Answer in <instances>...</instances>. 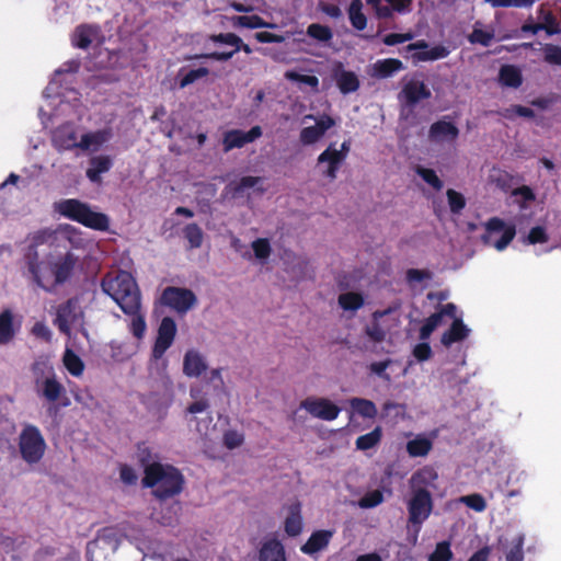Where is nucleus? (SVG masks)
<instances>
[{
  "mask_svg": "<svg viewBox=\"0 0 561 561\" xmlns=\"http://www.w3.org/2000/svg\"><path fill=\"white\" fill-rule=\"evenodd\" d=\"M318 165L327 163V169L322 172L330 180H335L341 164L344 162L343 154L337 152L334 145L331 144L317 159Z\"/></svg>",
  "mask_w": 561,
  "mask_h": 561,
  "instance_id": "nucleus-16",
  "label": "nucleus"
},
{
  "mask_svg": "<svg viewBox=\"0 0 561 561\" xmlns=\"http://www.w3.org/2000/svg\"><path fill=\"white\" fill-rule=\"evenodd\" d=\"M300 408L323 421H333L341 412V409L327 398H307L300 402Z\"/></svg>",
  "mask_w": 561,
  "mask_h": 561,
  "instance_id": "nucleus-11",
  "label": "nucleus"
},
{
  "mask_svg": "<svg viewBox=\"0 0 561 561\" xmlns=\"http://www.w3.org/2000/svg\"><path fill=\"white\" fill-rule=\"evenodd\" d=\"M82 316L83 312L80 310L79 300L73 297L58 306L54 322L61 333L70 335V325L75 324Z\"/></svg>",
  "mask_w": 561,
  "mask_h": 561,
  "instance_id": "nucleus-9",
  "label": "nucleus"
},
{
  "mask_svg": "<svg viewBox=\"0 0 561 561\" xmlns=\"http://www.w3.org/2000/svg\"><path fill=\"white\" fill-rule=\"evenodd\" d=\"M160 302L180 314H185L196 305L197 298L188 288L168 286L161 294Z\"/></svg>",
  "mask_w": 561,
  "mask_h": 561,
  "instance_id": "nucleus-8",
  "label": "nucleus"
},
{
  "mask_svg": "<svg viewBox=\"0 0 561 561\" xmlns=\"http://www.w3.org/2000/svg\"><path fill=\"white\" fill-rule=\"evenodd\" d=\"M254 255L259 260H266L272 252L270 241L265 238H259L252 242Z\"/></svg>",
  "mask_w": 561,
  "mask_h": 561,
  "instance_id": "nucleus-51",
  "label": "nucleus"
},
{
  "mask_svg": "<svg viewBox=\"0 0 561 561\" xmlns=\"http://www.w3.org/2000/svg\"><path fill=\"white\" fill-rule=\"evenodd\" d=\"M56 210L65 218L93 230L107 231L110 228V218L106 214L94 211L89 204L76 198L59 202Z\"/></svg>",
  "mask_w": 561,
  "mask_h": 561,
  "instance_id": "nucleus-5",
  "label": "nucleus"
},
{
  "mask_svg": "<svg viewBox=\"0 0 561 561\" xmlns=\"http://www.w3.org/2000/svg\"><path fill=\"white\" fill-rule=\"evenodd\" d=\"M128 316L131 317V321L129 324V330H130L131 334L136 339H142L145 335L147 325H146L145 316L142 314L141 310L137 311V313L128 314Z\"/></svg>",
  "mask_w": 561,
  "mask_h": 561,
  "instance_id": "nucleus-47",
  "label": "nucleus"
},
{
  "mask_svg": "<svg viewBox=\"0 0 561 561\" xmlns=\"http://www.w3.org/2000/svg\"><path fill=\"white\" fill-rule=\"evenodd\" d=\"M106 133L103 130L87 133L81 136L80 141L77 140V148L89 150L92 145L100 146L106 141Z\"/></svg>",
  "mask_w": 561,
  "mask_h": 561,
  "instance_id": "nucleus-44",
  "label": "nucleus"
},
{
  "mask_svg": "<svg viewBox=\"0 0 561 561\" xmlns=\"http://www.w3.org/2000/svg\"><path fill=\"white\" fill-rule=\"evenodd\" d=\"M288 516L285 519L284 529L290 537L300 535L302 530L301 505L299 502L294 503L288 508Z\"/></svg>",
  "mask_w": 561,
  "mask_h": 561,
  "instance_id": "nucleus-23",
  "label": "nucleus"
},
{
  "mask_svg": "<svg viewBox=\"0 0 561 561\" xmlns=\"http://www.w3.org/2000/svg\"><path fill=\"white\" fill-rule=\"evenodd\" d=\"M548 240L549 236L546 229L541 226L531 228L527 236V242L529 244L546 243Z\"/></svg>",
  "mask_w": 561,
  "mask_h": 561,
  "instance_id": "nucleus-57",
  "label": "nucleus"
},
{
  "mask_svg": "<svg viewBox=\"0 0 561 561\" xmlns=\"http://www.w3.org/2000/svg\"><path fill=\"white\" fill-rule=\"evenodd\" d=\"M446 196L450 211L453 214H460V211L466 207L465 196L453 188L447 190Z\"/></svg>",
  "mask_w": 561,
  "mask_h": 561,
  "instance_id": "nucleus-46",
  "label": "nucleus"
},
{
  "mask_svg": "<svg viewBox=\"0 0 561 561\" xmlns=\"http://www.w3.org/2000/svg\"><path fill=\"white\" fill-rule=\"evenodd\" d=\"M408 51H414L412 55L415 61H430L446 58L449 55V49L444 45H436L428 48V43L424 39L411 43L407 46Z\"/></svg>",
  "mask_w": 561,
  "mask_h": 561,
  "instance_id": "nucleus-14",
  "label": "nucleus"
},
{
  "mask_svg": "<svg viewBox=\"0 0 561 561\" xmlns=\"http://www.w3.org/2000/svg\"><path fill=\"white\" fill-rule=\"evenodd\" d=\"M183 233L184 238L188 241L191 249H197L202 245L204 233L197 224L192 222L186 225Z\"/></svg>",
  "mask_w": 561,
  "mask_h": 561,
  "instance_id": "nucleus-43",
  "label": "nucleus"
},
{
  "mask_svg": "<svg viewBox=\"0 0 561 561\" xmlns=\"http://www.w3.org/2000/svg\"><path fill=\"white\" fill-rule=\"evenodd\" d=\"M209 75V69L199 67L196 69L181 68L178 73V84L180 89H184L199 79L206 78Z\"/></svg>",
  "mask_w": 561,
  "mask_h": 561,
  "instance_id": "nucleus-26",
  "label": "nucleus"
},
{
  "mask_svg": "<svg viewBox=\"0 0 561 561\" xmlns=\"http://www.w3.org/2000/svg\"><path fill=\"white\" fill-rule=\"evenodd\" d=\"M286 78L293 81H297L311 87L312 89H317L319 85V79L316 76L310 75H301L295 71L286 72Z\"/></svg>",
  "mask_w": 561,
  "mask_h": 561,
  "instance_id": "nucleus-56",
  "label": "nucleus"
},
{
  "mask_svg": "<svg viewBox=\"0 0 561 561\" xmlns=\"http://www.w3.org/2000/svg\"><path fill=\"white\" fill-rule=\"evenodd\" d=\"M402 68V61L396 58L378 60L375 64V72L376 76L379 78H388L392 76L394 72L401 70Z\"/></svg>",
  "mask_w": 561,
  "mask_h": 561,
  "instance_id": "nucleus-36",
  "label": "nucleus"
},
{
  "mask_svg": "<svg viewBox=\"0 0 561 561\" xmlns=\"http://www.w3.org/2000/svg\"><path fill=\"white\" fill-rule=\"evenodd\" d=\"M64 392V386L55 377L46 378L43 381L42 394L46 400L55 402Z\"/></svg>",
  "mask_w": 561,
  "mask_h": 561,
  "instance_id": "nucleus-38",
  "label": "nucleus"
},
{
  "mask_svg": "<svg viewBox=\"0 0 561 561\" xmlns=\"http://www.w3.org/2000/svg\"><path fill=\"white\" fill-rule=\"evenodd\" d=\"M437 472L431 467H424L415 471L410 478L411 497L407 502L408 529L413 530L410 541L416 543L423 523L433 511V497L428 486H435Z\"/></svg>",
  "mask_w": 561,
  "mask_h": 561,
  "instance_id": "nucleus-2",
  "label": "nucleus"
},
{
  "mask_svg": "<svg viewBox=\"0 0 561 561\" xmlns=\"http://www.w3.org/2000/svg\"><path fill=\"white\" fill-rule=\"evenodd\" d=\"M322 137L321 133L314 126L304 127L299 138L302 145H312Z\"/></svg>",
  "mask_w": 561,
  "mask_h": 561,
  "instance_id": "nucleus-55",
  "label": "nucleus"
},
{
  "mask_svg": "<svg viewBox=\"0 0 561 561\" xmlns=\"http://www.w3.org/2000/svg\"><path fill=\"white\" fill-rule=\"evenodd\" d=\"M348 402L351 408L360 416L366 419H375L377 416V407L371 400L352 398Z\"/></svg>",
  "mask_w": 561,
  "mask_h": 561,
  "instance_id": "nucleus-30",
  "label": "nucleus"
},
{
  "mask_svg": "<svg viewBox=\"0 0 561 561\" xmlns=\"http://www.w3.org/2000/svg\"><path fill=\"white\" fill-rule=\"evenodd\" d=\"M391 359L387 358L381 362H373L368 368L373 374H376L385 380H390V375L386 373V369L391 365Z\"/></svg>",
  "mask_w": 561,
  "mask_h": 561,
  "instance_id": "nucleus-60",
  "label": "nucleus"
},
{
  "mask_svg": "<svg viewBox=\"0 0 561 561\" xmlns=\"http://www.w3.org/2000/svg\"><path fill=\"white\" fill-rule=\"evenodd\" d=\"M417 173L433 188L439 191L443 187V181L437 176L433 169L420 168Z\"/></svg>",
  "mask_w": 561,
  "mask_h": 561,
  "instance_id": "nucleus-52",
  "label": "nucleus"
},
{
  "mask_svg": "<svg viewBox=\"0 0 561 561\" xmlns=\"http://www.w3.org/2000/svg\"><path fill=\"white\" fill-rule=\"evenodd\" d=\"M382 438V428L376 426L371 432L356 438L355 445L358 450H368L376 447Z\"/></svg>",
  "mask_w": 561,
  "mask_h": 561,
  "instance_id": "nucleus-35",
  "label": "nucleus"
},
{
  "mask_svg": "<svg viewBox=\"0 0 561 561\" xmlns=\"http://www.w3.org/2000/svg\"><path fill=\"white\" fill-rule=\"evenodd\" d=\"M137 460L144 471L146 470V467L151 466L153 462H160L159 455L153 454L151 448L145 442L137 444Z\"/></svg>",
  "mask_w": 561,
  "mask_h": 561,
  "instance_id": "nucleus-41",
  "label": "nucleus"
},
{
  "mask_svg": "<svg viewBox=\"0 0 561 561\" xmlns=\"http://www.w3.org/2000/svg\"><path fill=\"white\" fill-rule=\"evenodd\" d=\"M432 354H433L432 348H431L430 344L425 341L416 344L413 348V356L419 362H425V360L430 359L432 357Z\"/></svg>",
  "mask_w": 561,
  "mask_h": 561,
  "instance_id": "nucleus-63",
  "label": "nucleus"
},
{
  "mask_svg": "<svg viewBox=\"0 0 561 561\" xmlns=\"http://www.w3.org/2000/svg\"><path fill=\"white\" fill-rule=\"evenodd\" d=\"M493 8H527L531 7L535 0H484Z\"/></svg>",
  "mask_w": 561,
  "mask_h": 561,
  "instance_id": "nucleus-53",
  "label": "nucleus"
},
{
  "mask_svg": "<svg viewBox=\"0 0 561 561\" xmlns=\"http://www.w3.org/2000/svg\"><path fill=\"white\" fill-rule=\"evenodd\" d=\"M113 161L108 156H95L90 159V168L87 170V178L98 183L101 181V174L110 171Z\"/></svg>",
  "mask_w": 561,
  "mask_h": 561,
  "instance_id": "nucleus-25",
  "label": "nucleus"
},
{
  "mask_svg": "<svg viewBox=\"0 0 561 561\" xmlns=\"http://www.w3.org/2000/svg\"><path fill=\"white\" fill-rule=\"evenodd\" d=\"M458 136V127L454 123L446 122L445 119H439L433 123L428 130V138L435 142L443 140L454 141Z\"/></svg>",
  "mask_w": 561,
  "mask_h": 561,
  "instance_id": "nucleus-17",
  "label": "nucleus"
},
{
  "mask_svg": "<svg viewBox=\"0 0 561 561\" xmlns=\"http://www.w3.org/2000/svg\"><path fill=\"white\" fill-rule=\"evenodd\" d=\"M499 82L503 87L518 89L523 84L520 69L514 65H503L499 71Z\"/></svg>",
  "mask_w": 561,
  "mask_h": 561,
  "instance_id": "nucleus-24",
  "label": "nucleus"
},
{
  "mask_svg": "<svg viewBox=\"0 0 561 561\" xmlns=\"http://www.w3.org/2000/svg\"><path fill=\"white\" fill-rule=\"evenodd\" d=\"M470 330L461 319L455 318L450 328L442 335L440 342L444 346L449 347L456 342L463 341L468 337Z\"/></svg>",
  "mask_w": 561,
  "mask_h": 561,
  "instance_id": "nucleus-21",
  "label": "nucleus"
},
{
  "mask_svg": "<svg viewBox=\"0 0 561 561\" xmlns=\"http://www.w3.org/2000/svg\"><path fill=\"white\" fill-rule=\"evenodd\" d=\"M14 334L13 313L5 309L0 313V345L9 343Z\"/></svg>",
  "mask_w": 561,
  "mask_h": 561,
  "instance_id": "nucleus-29",
  "label": "nucleus"
},
{
  "mask_svg": "<svg viewBox=\"0 0 561 561\" xmlns=\"http://www.w3.org/2000/svg\"><path fill=\"white\" fill-rule=\"evenodd\" d=\"M348 18L352 26L357 31H363L367 26V18L363 13V3L360 0H352L348 7Z\"/></svg>",
  "mask_w": 561,
  "mask_h": 561,
  "instance_id": "nucleus-32",
  "label": "nucleus"
},
{
  "mask_svg": "<svg viewBox=\"0 0 561 561\" xmlns=\"http://www.w3.org/2000/svg\"><path fill=\"white\" fill-rule=\"evenodd\" d=\"M442 323L440 314L433 313L424 322L420 329L419 337L421 341L430 339L433 331Z\"/></svg>",
  "mask_w": 561,
  "mask_h": 561,
  "instance_id": "nucleus-48",
  "label": "nucleus"
},
{
  "mask_svg": "<svg viewBox=\"0 0 561 561\" xmlns=\"http://www.w3.org/2000/svg\"><path fill=\"white\" fill-rule=\"evenodd\" d=\"M257 561H286L282 542L275 538L264 541L259 550Z\"/></svg>",
  "mask_w": 561,
  "mask_h": 561,
  "instance_id": "nucleus-19",
  "label": "nucleus"
},
{
  "mask_svg": "<svg viewBox=\"0 0 561 561\" xmlns=\"http://www.w3.org/2000/svg\"><path fill=\"white\" fill-rule=\"evenodd\" d=\"M513 115H517L525 118H534L535 112L526 106L523 105H512L510 108L506 110L505 117L512 118Z\"/></svg>",
  "mask_w": 561,
  "mask_h": 561,
  "instance_id": "nucleus-64",
  "label": "nucleus"
},
{
  "mask_svg": "<svg viewBox=\"0 0 561 561\" xmlns=\"http://www.w3.org/2000/svg\"><path fill=\"white\" fill-rule=\"evenodd\" d=\"M524 543L525 536L523 534L517 535L512 540V546L505 551L506 561H524Z\"/></svg>",
  "mask_w": 561,
  "mask_h": 561,
  "instance_id": "nucleus-42",
  "label": "nucleus"
},
{
  "mask_svg": "<svg viewBox=\"0 0 561 561\" xmlns=\"http://www.w3.org/2000/svg\"><path fill=\"white\" fill-rule=\"evenodd\" d=\"M432 448V440L422 436H417L407 443V453L410 457H425Z\"/></svg>",
  "mask_w": 561,
  "mask_h": 561,
  "instance_id": "nucleus-28",
  "label": "nucleus"
},
{
  "mask_svg": "<svg viewBox=\"0 0 561 561\" xmlns=\"http://www.w3.org/2000/svg\"><path fill=\"white\" fill-rule=\"evenodd\" d=\"M543 60L549 65L561 66V46L545 44L542 47Z\"/></svg>",
  "mask_w": 561,
  "mask_h": 561,
  "instance_id": "nucleus-49",
  "label": "nucleus"
},
{
  "mask_svg": "<svg viewBox=\"0 0 561 561\" xmlns=\"http://www.w3.org/2000/svg\"><path fill=\"white\" fill-rule=\"evenodd\" d=\"M25 264L33 283L45 291L51 293L75 277L80 259L71 250H67L50 252L41 261L37 250L31 249L25 254Z\"/></svg>",
  "mask_w": 561,
  "mask_h": 561,
  "instance_id": "nucleus-1",
  "label": "nucleus"
},
{
  "mask_svg": "<svg viewBox=\"0 0 561 561\" xmlns=\"http://www.w3.org/2000/svg\"><path fill=\"white\" fill-rule=\"evenodd\" d=\"M460 502L466 504L469 508L479 513L483 512L486 508V502L484 497L479 493L465 495L460 499Z\"/></svg>",
  "mask_w": 561,
  "mask_h": 561,
  "instance_id": "nucleus-50",
  "label": "nucleus"
},
{
  "mask_svg": "<svg viewBox=\"0 0 561 561\" xmlns=\"http://www.w3.org/2000/svg\"><path fill=\"white\" fill-rule=\"evenodd\" d=\"M141 484L152 489V495L159 501H165L181 494L184 490L185 478L182 471L171 463L153 462L146 467Z\"/></svg>",
  "mask_w": 561,
  "mask_h": 561,
  "instance_id": "nucleus-3",
  "label": "nucleus"
},
{
  "mask_svg": "<svg viewBox=\"0 0 561 561\" xmlns=\"http://www.w3.org/2000/svg\"><path fill=\"white\" fill-rule=\"evenodd\" d=\"M19 450L22 459L28 465L42 460L46 450V442L37 426L26 424L19 435Z\"/></svg>",
  "mask_w": 561,
  "mask_h": 561,
  "instance_id": "nucleus-6",
  "label": "nucleus"
},
{
  "mask_svg": "<svg viewBox=\"0 0 561 561\" xmlns=\"http://www.w3.org/2000/svg\"><path fill=\"white\" fill-rule=\"evenodd\" d=\"M412 38H413V35L411 33H390V34H387L382 38V42L387 46H393L397 44H402V43L409 42Z\"/></svg>",
  "mask_w": 561,
  "mask_h": 561,
  "instance_id": "nucleus-62",
  "label": "nucleus"
},
{
  "mask_svg": "<svg viewBox=\"0 0 561 561\" xmlns=\"http://www.w3.org/2000/svg\"><path fill=\"white\" fill-rule=\"evenodd\" d=\"M489 182L499 190L507 192L513 186L514 176L505 170L493 168L489 174Z\"/></svg>",
  "mask_w": 561,
  "mask_h": 561,
  "instance_id": "nucleus-31",
  "label": "nucleus"
},
{
  "mask_svg": "<svg viewBox=\"0 0 561 561\" xmlns=\"http://www.w3.org/2000/svg\"><path fill=\"white\" fill-rule=\"evenodd\" d=\"M243 435L237 431L229 430L224 434V444L228 449H234L243 444Z\"/></svg>",
  "mask_w": 561,
  "mask_h": 561,
  "instance_id": "nucleus-58",
  "label": "nucleus"
},
{
  "mask_svg": "<svg viewBox=\"0 0 561 561\" xmlns=\"http://www.w3.org/2000/svg\"><path fill=\"white\" fill-rule=\"evenodd\" d=\"M176 335V323L171 317H164L158 328L157 339L153 344L152 355L159 359L173 344Z\"/></svg>",
  "mask_w": 561,
  "mask_h": 561,
  "instance_id": "nucleus-12",
  "label": "nucleus"
},
{
  "mask_svg": "<svg viewBox=\"0 0 561 561\" xmlns=\"http://www.w3.org/2000/svg\"><path fill=\"white\" fill-rule=\"evenodd\" d=\"M93 28L90 25H79L72 35V45L80 49H87L92 43Z\"/></svg>",
  "mask_w": 561,
  "mask_h": 561,
  "instance_id": "nucleus-37",
  "label": "nucleus"
},
{
  "mask_svg": "<svg viewBox=\"0 0 561 561\" xmlns=\"http://www.w3.org/2000/svg\"><path fill=\"white\" fill-rule=\"evenodd\" d=\"M306 34L321 43H329L333 38V32L331 27L320 23H311L308 25Z\"/></svg>",
  "mask_w": 561,
  "mask_h": 561,
  "instance_id": "nucleus-40",
  "label": "nucleus"
},
{
  "mask_svg": "<svg viewBox=\"0 0 561 561\" xmlns=\"http://www.w3.org/2000/svg\"><path fill=\"white\" fill-rule=\"evenodd\" d=\"M365 333L371 341L377 343L382 342L386 337V332L376 320L366 327Z\"/></svg>",
  "mask_w": 561,
  "mask_h": 561,
  "instance_id": "nucleus-61",
  "label": "nucleus"
},
{
  "mask_svg": "<svg viewBox=\"0 0 561 561\" xmlns=\"http://www.w3.org/2000/svg\"><path fill=\"white\" fill-rule=\"evenodd\" d=\"M454 554L448 541H440L430 554L428 561H450Z\"/></svg>",
  "mask_w": 561,
  "mask_h": 561,
  "instance_id": "nucleus-45",
  "label": "nucleus"
},
{
  "mask_svg": "<svg viewBox=\"0 0 561 561\" xmlns=\"http://www.w3.org/2000/svg\"><path fill=\"white\" fill-rule=\"evenodd\" d=\"M262 136L261 126H253L249 131L241 129H230L224 134V151L228 152L236 148H242L247 144L253 142Z\"/></svg>",
  "mask_w": 561,
  "mask_h": 561,
  "instance_id": "nucleus-13",
  "label": "nucleus"
},
{
  "mask_svg": "<svg viewBox=\"0 0 561 561\" xmlns=\"http://www.w3.org/2000/svg\"><path fill=\"white\" fill-rule=\"evenodd\" d=\"M468 39L472 44L479 43L483 46H489L493 39V34L481 28H474L468 36Z\"/></svg>",
  "mask_w": 561,
  "mask_h": 561,
  "instance_id": "nucleus-59",
  "label": "nucleus"
},
{
  "mask_svg": "<svg viewBox=\"0 0 561 561\" xmlns=\"http://www.w3.org/2000/svg\"><path fill=\"white\" fill-rule=\"evenodd\" d=\"M234 26L245 28H261V27H274L275 24L267 23L263 18L257 14L252 15H237L232 18Z\"/></svg>",
  "mask_w": 561,
  "mask_h": 561,
  "instance_id": "nucleus-34",
  "label": "nucleus"
},
{
  "mask_svg": "<svg viewBox=\"0 0 561 561\" xmlns=\"http://www.w3.org/2000/svg\"><path fill=\"white\" fill-rule=\"evenodd\" d=\"M339 306L345 311H357L364 304V296L360 293L347 291L337 298Z\"/></svg>",
  "mask_w": 561,
  "mask_h": 561,
  "instance_id": "nucleus-33",
  "label": "nucleus"
},
{
  "mask_svg": "<svg viewBox=\"0 0 561 561\" xmlns=\"http://www.w3.org/2000/svg\"><path fill=\"white\" fill-rule=\"evenodd\" d=\"M383 495L379 490L368 492L359 500V506L363 508H371L381 504Z\"/></svg>",
  "mask_w": 561,
  "mask_h": 561,
  "instance_id": "nucleus-54",
  "label": "nucleus"
},
{
  "mask_svg": "<svg viewBox=\"0 0 561 561\" xmlns=\"http://www.w3.org/2000/svg\"><path fill=\"white\" fill-rule=\"evenodd\" d=\"M54 147L59 150H71L77 148L78 135L71 123H65L53 131Z\"/></svg>",
  "mask_w": 561,
  "mask_h": 561,
  "instance_id": "nucleus-15",
  "label": "nucleus"
},
{
  "mask_svg": "<svg viewBox=\"0 0 561 561\" xmlns=\"http://www.w3.org/2000/svg\"><path fill=\"white\" fill-rule=\"evenodd\" d=\"M515 234V226H506L501 218L492 217L485 222V232L481 236V241L484 245H493L497 251H503Z\"/></svg>",
  "mask_w": 561,
  "mask_h": 561,
  "instance_id": "nucleus-7",
  "label": "nucleus"
},
{
  "mask_svg": "<svg viewBox=\"0 0 561 561\" xmlns=\"http://www.w3.org/2000/svg\"><path fill=\"white\" fill-rule=\"evenodd\" d=\"M432 96L430 88L424 81L419 79H411L405 82L398 94V99L404 106L414 108L423 100Z\"/></svg>",
  "mask_w": 561,
  "mask_h": 561,
  "instance_id": "nucleus-10",
  "label": "nucleus"
},
{
  "mask_svg": "<svg viewBox=\"0 0 561 561\" xmlns=\"http://www.w3.org/2000/svg\"><path fill=\"white\" fill-rule=\"evenodd\" d=\"M261 176L247 175L240 179V181H232L226 186V191L231 194L233 198L240 197L244 190L255 187L262 182Z\"/></svg>",
  "mask_w": 561,
  "mask_h": 561,
  "instance_id": "nucleus-27",
  "label": "nucleus"
},
{
  "mask_svg": "<svg viewBox=\"0 0 561 561\" xmlns=\"http://www.w3.org/2000/svg\"><path fill=\"white\" fill-rule=\"evenodd\" d=\"M206 369V360L199 352L188 350L185 353L183 359V373L185 376L190 378L199 377Z\"/></svg>",
  "mask_w": 561,
  "mask_h": 561,
  "instance_id": "nucleus-18",
  "label": "nucleus"
},
{
  "mask_svg": "<svg viewBox=\"0 0 561 561\" xmlns=\"http://www.w3.org/2000/svg\"><path fill=\"white\" fill-rule=\"evenodd\" d=\"M64 365L75 377H79L83 374L84 363L72 350H66L64 354Z\"/></svg>",
  "mask_w": 561,
  "mask_h": 561,
  "instance_id": "nucleus-39",
  "label": "nucleus"
},
{
  "mask_svg": "<svg viewBox=\"0 0 561 561\" xmlns=\"http://www.w3.org/2000/svg\"><path fill=\"white\" fill-rule=\"evenodd\" d=\"M336 85L341 93L350 94L358 90L359 79L355 72L343 69L342 65L334 72Z\"/></svg>",
  "mask_w": 561,
  "mask_h": 561,
  "instance_id": "nucleus-20",
  "label": "nucleus"
},
{
  "mask_svg": "<svg viewBox=\"0 0 561 561\" xmlns=\"http://www.w3.org/2000/svg\"><path fill=\"white\" fill-rule=\"evenodd\" d=\"M331 530H316L311 534L305 545L301 546V551L306 554H313L324 549L332 538Z\"/></svg>",
  "mask_w": 561,
  "mask_h": 561,
  "instance_id": "nucleus-22",
  "label": "nucleus"
},
{
  "mask_svg": "<svg viewBox=\"0 0 561 561\" xmlns=\"http://www.w3.org/2000/svg\"><path fill=\"white\" fill-rule=\"evenodd\" d=\"M107 294L125 314H134L141 309V293L133 275L119 271L114 277L105 276L101 283Z\"/></svg>",
  "mask_w": 561,
  "mask_h": 561,
  "instance_id": "nucleus-4",
  "label": "nucleus"
}]
</instances>
